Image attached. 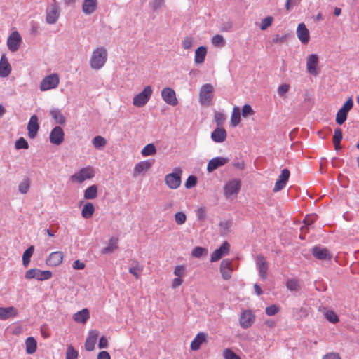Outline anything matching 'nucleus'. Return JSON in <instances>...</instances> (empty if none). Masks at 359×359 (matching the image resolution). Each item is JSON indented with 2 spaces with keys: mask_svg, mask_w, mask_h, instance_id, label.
I'll list each match as a JSON object with an SVG mask.
<instances>
[{
  "mask_svg": "<svg viewBox=\"0 0 359 359\" xmlns=\"http://www.w3.org/2000/svg\"><path fill=\"white\" fill-rule=\"evenodd\" d=\"M107 60V50L102 47L97 48L93 51L90 61V67L94 69H100L104 65Z\"/></svg>",
  "mask_w": 359,
  "mask_h": 359,
  "instance_id": "f257e3e1",
  "label": "nucleus"
},
{
  "mask_svg": "<svg viewBox=\"0 0 359 359\" xmlns=\"http://www.w3.org/2000/svg\"><path fill=\"white\" fill-rule=\"evenodd\" d=\"M241 188V182L238 179H232L228 181L224 186V195L227 199H233L237 197Z\"/></svg>",
  "mask_w": 359,
  "mask_h": 359,
  "instance_id": "f03ea898",
  "label": "nucleus"
},
{
  "mask_svg": "<svg viewBox=\"0 0 359 359\" xmlns=\"http://www.w3.org/2000/svg\"><path fill=\"white\" fill-rule=\"evenodd\" d=\"M213 86L210 83L204 84L199 91V101L202 105L210 106L213 98Z\"/></svg>",
  "mask_w": 359,
  "mask_h": 359,
  "instance_id": "7ed1b4c3",
  "label": "nucleus"
},
{
  "mask_svg": "<svg viewBox=\"0 0 359 359\" xmlns=\"http://www.w3.org/2000/svg\"><path fill=\"white\" fill-rule=\"evenodd\" d=\"M153 93V90L150 86L144 87L143 90L136 95L133 99V104L137 107H144L149 100Z\"/></svg>",
  "mask_w": 359,
  "mask_h": 359,
  "instance_id": "20e7f679",
  "label": "nucleus"
},
{
  "mask_svg": "<svg viewBox=\"0 0 359 359\" xmlns=\"http://www.w3.org/2000/svg\"><path fill=\"white\" fill-rule=\"evenodd\" d=\"M95 176V171L93 168L88 166L81 169L71 176L70 180L73 182L82 183L85 180H90Z\"/></svg>",
  "mask_w": 359,
  "mask_h": 359,
  "instance_id": "39448f33",
  "label": "nucleus"
},
{
  "mask_svg": "<svg viewBox=\"0 0 359 359\" xmlns=\"http://www.w3.org/2000/svg\"><path fill=\"white\" fill-rule=\"evenodd\" d=\"M182 173V170L180 168H175L174 172L165 175V182L170 189H175L180 186Z\"/></svg>",
  "mask_w": 359,
  "mask_h": 359,
  "instance_id": "423d86ee",
  "label": "nucleus"
},
{
  "mask_svg": "<svg viewBox=\"0 0 359 359\" xmlns=\"http://www.w3.org/2000/svg\"><path fill=\"white\" fill-rule=\"evenodd\" d=\"M53 274L50 271H41L39 269H31L26 271L25 277L26 279L30 280L35 278L38 280H46L52 277Z\"/></svg>",
  "mask_w": 359,
  "mask_h": 359,
  "instance_id": "0eeeda50",
  "label": "nucleus"
},
{
  "mask_svg": "<svg viewBox=\"0 0 359 359\" xmlns=\"http://www.w3.org/2000/svg\"><path fill=\"white\" fill-rule=\"evenodd\" d=\"M60 83L59 76L57 74H52L46 76L40 83V90L46 91L57 87Z\"/></svg>",
  "mask_w": 359,
  "mask_h": 359,
  "instance_id": "6e6552de",
  "label": "nucleus"
},
{
  "mask_svg": "<svg viewBox=\"0 0 359 359\" xmlns=\"http://www.w3.org/2000/svg\"><path fill=\"white\" fill-rule=\"evenodd\" d=\"M319 58L316 54H311L306 58V69L307 72L313 75L317 76L319 73L318 68Z\"/></svg>",
  "mask_w": 359,
  "mask_h": 359,
  "instance_id": "1a4fd4ad",
  "label": "nucleus"
},
{
  "mask_svg": "<svg viewBox=\"0 0 359 359\" xmlns=\"http://www.w3.org/2000/svg\"><path fill=\"white\" fill-rule=\"evenodd\" d=\"M161 96L165 102L171 106H176L178 100L175 91L169 87H165L161 90Z\"/></svg>",
  "mask_w": 359,
  "mask_h": 359,
  "instance_id": "9d476101",
  "label": "nucleus"
},
{
  "mask_svg": "<svg viewBox=\"0 0 359 359\" xmlns=\"http://www.w3.org/2000/svg\"><path fill=\"white\" fill-rule=\"evenodd\" d=\"M255 320V316L251 311H244L241 313L239 318L240 325L243 329H248L252 325Z\"/></svg>",
  "mask_w": 359,
  "mask_h": 359,
  "instance_id": "9b49d317",
  "label": "nucleus"
},
{
  "mask_svg": "<svg viewBox=\"0 0 359 359\" xmlns=\"http://www.w3.org/2000/svg\"><path fill=\"white\" fill-rule=\"evenodd\" d=\"M22 41V37L18 32H13L7 39V46L11 52H15L18 50Z\"/></svg>",
  "mask_w": 359,
  "mask_h": 359,
  "instance_id": "f8f14e48",
  "label": "nucleus"
},
{
  "mask_svg": "<svg viewBox=\"0 0 359 359\" xmlns=\"http://www.w3.org/2000/svg\"><path fill=\"white\" fill-rule=\"evenodd\" d=\"M219 270L223 279L225 280H229L233 271L232 261L229 259H223L221 262Z\"/></svg>",
  "mask_w": 359,
  "mask_h": 359,
  "instance_id": "ddd939ff",
  "label": "nucleus"
},
{
  "mask_svg": "<svg viewBox=\"0 0 359 359\" xmlns=\"http://www.w3.org/2000/svg\"><path fill=\"white\" fill-rule=\"evenodd\" d=\"M256 265L259 270V276L264 280L267 278V271L269 269V264L266 261L264 256L258 255L256 257Z\"/></svg>",
  "mask_w": 359,
  "mask_h": 359,
  "instance_id": "4468645a",
  "label": "nucleus"
},
{
  "mask_svg": "<svg viewBox=\"0 0 359 359\" xmlns=\"http://www.w3.org/2000/svg\"><path fill=\"white\" fill-rule=\"evenodd\" d=\"M65 133L60 126L55 127L50 133V141L55 145L61 144L64 141Z\"/></svg>",
  "mask_w": 359,
  "mask_h": 359,
  "instance_id": "2eb2a0df",
  "label": "nucleus"
},
{
  "mask_svg": "<svg viewBox=\"0 0 359 359\" xmlns=\"http://www.w3.org/2000/svg\"><path fill=\"white\" fill-rule=\"evenodd\" d=\"M39 130V119L36 115H32L27 124L28 137L30 139L36 137Z\"/></svg>",
  "mask_w": 359,
  "mask_h": 359,
  "instance_id": "dca6fc26",
  "label": "nucleus"
},
{
  "mask_svg": "<svg viewBox=\"0 0 359 359\" xmlns=\"http://www.w3.org/2000/svg\"><path fill=\"white\" fill-rule=\"evenodd\" d=\"M64 255L61 251L51 252L46 258V263L48 266L55 267L59 266L63 261Z\"/></svg>",
  "mask_w": 359,
  "mask_h": 359,
  "instance_id": "f3484780",
  "label": "nucleus"
},
{
  "mask_svg": "<svg viewBox=\"0 0 359 359\" xmlns=\"http://www.w3.org/2000/svg\"><path fill=\"white\" fill-rule=\"evenodd\" d=\"M230 245L227 241H225L222 245L216 249L211 255L210 261L212 262H217L224 255H227L229 252Z\"/></svg>",
  "mask_w": 359,
  "mask_h": 359,
  "instance_id": "a211bd4d",
  "label": "nucleus"
},
{
  "mask_svg": "<svg viewBox=\"0 0 359 359\" xmlns=\"http://www.w3.org/2000/svg\"><path fill=\"white\" fill-rule=\"evenodd\" d=\"M312 253L316 259L320 260H330L332 257L330 252L327 248L321 246L313 247Z\"/></svg>",
  "mask_w": 359,
  "mask_h": 359,
  "instance_id": "6ab92c4d",
  "label": "nucleus"
},
{
  "mask_svg": "<svg viewBox=\"0 0 359 359\" xmlns=\"http://www.w3.org/2000/svg\"><path fill=\"white\" fill-rule=\"evenodd\" d=\"M229 162V158L224 157H216L209 161L207 165L208 172H212L218 168L224 165Z\"/></svg>",
  "mask_w": 359,
  "mask_h": 359,
  "instance_id": "aec40b11",
  "label": "nucleus"
},
{
  "mask_svg": "<svg viewBox=\"0 0 359 359\" xmlns=\"http://www.w3.org/2000/svg\"><path fill=\"white\" fill-rule=\"evenodd\" d=\"M98 336L99 332L97 330H91L89 332L85 342V348L86 351H92L94 350Z\"/></svg>",
  "mask_w": 359,
  "mask_h": 359,
  "instance_id": "412c9836",
  "label": "nucleus"
},
{
  "mask_svg": "<svg viewBox=\"0 0 359 359\" xmlns=\"http://www.w3.org/2000/svg\"><path fill=\"white\" fill-rule=\"evenodd\" d=\"M297 35L299 41L304 44L308 43L310 40L309 32L304 23H300L298 25Z\"/></svg>",
  "mask_w": 359,
  "mask_h": 359,
  "instance_id": "4be33fe9",
  "label": "nucleus"
},
{
  "mask_svg": "<svg viewBox=\"0 0 359 359\" xmlns=\"http://www.w3.org/2000/svg\"><path fill=\"white\" fill-rule=\"evenodd\" d=\"M60 15L58 6L52 5L50 10L47 12L46 22L48 24H54L57 22Z\"/></svg>",
  "mask_w": 359,
  "mask_h": 359,
  "instance_id": "5701e85b",
  "label": "nucleus"
},
{
  "mask_svg": "<svg viewBox=\"0 0 359 359\" xmlns=\"http://www.w3.org/2000/svg\"><path fill=\"white\" fill-rule=\"evenodd\" d=\"M226 132L224 128L218 127L211 134L212 140L215 142H223L226 139Z\"/></svg>",
  "mask_w": 359,
  "mask_h": 359,
  "instance_id": "b1692460",
  "label": "nucleus"
},
{
  "mask_svg": "<svg viewBox=\"0 0 359 359\" xmlns=\"http://www.w3.org/2000/svg\"><path fill=\"white\" fill-rule=\"evenodd\" d=\"M11 72V67L6 58V55H3L0 60V76L6 77Z\"/></svg>",
  "mask_w": 359,
  "mask_h": 359,
  "instance_id": "393cba45",
  "label": "nucleus"
},
{
  "mask_svg": "<svg viewBox=\"0 0 359 359\" xmlns=\"http://www.w3.org/2000/svg\"><path fill=\"white\" fill-rule=\"evenodd\" d=\"M97 7V0H84L82 11L85 14L90 15L95 11Z\"/></svg>",
  "mask_w": 359,
  "mask_h": 359,
  "instance_id": "a878e982",
  "label": "nucleus"
},
{
  "mask_svg": "<svg viewBox=\"0 0 359 359\" xmlns=\"http://www.w3.org/2000/svg\"><path fill=\"white\" fill-rule=\"evenodd\" d=\"M18 315L17 309L13 306L0 307V319L6 320Z\"/></svg>",
  "mask_w": 359,
  "mask_h": 359,
  "instance_id": "bb28decb",
  "label": "nucleus"
},
{
  "mask_svg": "<svg viewBox=\"0 0 359 359\" xmlns=\"http://www.w3.org/2000/svg\"><path fill=\"white\" fill-rule=\"evenodd\" d=\"M90 317V313L88 309L85 308L76 312L73 316V319L75 322L79 323H86Z\"/></svg>",
  "mask_w": 359,
  "mask_h": 359,
  "instance_id": "cd10ccee",
  "label": "nucleus"
},
{
  "mask_svg": "<svg viewBox=\"0 0 359 359\" xmlns=\"http://www.w3.org/2000/svg\"><path fill=\"white\" fill-rule=\"evenodd\" d=\"M204 342H206V334L203 332H199L191 341V349L193 351L198 350Z\"/></svg>",
  "mask_w": 359,
  "mask_h": 359,
  "instance_id": "c85d7f7f",
  "label": "nucleus"
},
{
  "mask_svg": "<svg viewBox=\"0 0 359 359\" xmlns=\"http://www.w3.org/2000/svg\"><path fill=\"white\" fill-rule=\"evenodd\" d=\"M152 165V163L149 161H144L136 164L134 168V175L137 176L143 172L148 170Z\"/></svg>",
  "mask_w": 359,
  "mask_h": 359,
  "instance_id": "c756f323",
  "label": "nucleus"
},
{
  "mask_svg": "<svg viewBox=\"0 0 359 359\" xmlns=\"http://www.w3.org/2000/svg\"><path fill=\"white\" fill-rule=\"evenodd\" d=\"M26 353L29 355L34 353L37 348V342L33 337H29L25 340Z\"/></svg>",
  "mask_w": 359,
  "mask_h": 359,
  "instance_id": "7c9ffc66",
  "label": "nucleus"
},
{
  "mask_svg": "<svg viewBox=\"0 0 359 359\" xmlns=\"http://www.w3.org/2000/svg\"><path fill=\"white\" fill-rule=\"evenodd\" d=\"M207 53V49L204 46H200L196 50L194 61L197 64H201L204 62L205 55Z\"/></svg>",
  "mask_w": 359,
  "mask_h": 359,
  "instance_id": "2f4dec72",
  "label": "nucleus"
},
{
  "mask_svg": "<svg viewBox=\"0 0 359 359\" xmlns=\"http://www.w3.org/2000/svg\"><path fill=\"white\" fill-rule=\"evenodd\" d=\"M95 211V208L93 205V203L88 202L86 203L81 210V215L85 219H89L90 218Z\"/></svg>",
  "mask_w": 359,
  "mask_h": 359,
  "instance_id": "473e14b6",
  "label": "nucleus"
},
{
  "mask_svg": "<svg viewBox=\"0 0 359 359\" xmlns=\"http://www.w3.org/2000/svg\"><path fill=\"white\" fill-rule=\"evenodd\" d=\"M97 196V186L91 185L88 187L84 191V198L88 200L94 199Z\"/></svg>",
  "mask_w": 359,
  "mask_h": 359,
  "instance_id": "72a5a7b5",
  "label": "nucleus"
},
{
  "mask_svg": "<svg viewBox=\"0 0 359 359\" xmlns=\"http://www.w3.org/2000/svg\"><path fill=\"white\" fill-rule=\"evenodd\" d=\"M241 122V112L238 107H234L231 117V124L233 127L238 126Z\"/></svg>",
  "mask_w": 359,
  "mask_h": 359,
  "instance_id": "f704fd0d",
  "label": "nucleus"
},
{
  "mask_svg": "<svg viewBox=\"0 0 359 359\" xmlns=\"http://www.w3.org/2000/svg\"><path fill=\"white\" fill-rule=\"evenodd\" d=\"M34 252V247L33 245H31L23 253L22 255V264L25 267H27L31 257L32 256L33 253Z\"/></svg>",
  "mask_w": 359,
  "mask_h": 359,
  "instance_id": "c9c22d12",
  "label": "nucleus"
},
{
  "mask_svg": "<svg viewBox=\"0 0 359 359\" xmlns=\"http://www.w3.org/2000/svg\"><path fill=\"white\" fill-rule=\"evenodd\" d=\"M117 248H118V238H111L109 241L108 245L106 248H103L102 253L103 254L111 253Z\"/></svg>",
  "mask_w": 359,
  "mask_h": 359,
  "instance_id": "e433bc0d",
  "label": "nucleus"
},
{
  "mask_svg": "<svg viewBox=\"0 0 359 359\" xmlns=\"http://www.w3.org/2000/svg\"><path fill=\"white\" fill-rule=\"evenodd\" d=\"M50 113L57 123L64 124L65 123V118L59 109H52Z\"/></svg>",
  "mask_w": 359,
  "mask_h": 359,
  "instance_id": "4c0bfd02",
  "label": "nucleus"
},
{
  "mask_svg": "<svg viewBox=\"0 0 359 359\" xmlns=\"http://www.w3.org/2000/svg\"><path fill=\"white\" fill-rule=\"evenodd\" d=\"M156 153V149L154 144H147L141 151L143 156L154 155Z\"/></svg>",
  "mask_w": 359,
  "mask_h": 359,
  "instance_id": "58836bf2",
  "label": "nucleus"
},
{
  "mask_svg": "<svg viewBox=\"0 0 359 359\" xmlns=\"http://www.w3.org/2000/svg\"><path fill=\"white\" fill-rule=\"evenodd\" d=\"M212 44L217 48H222L225 44L224 37L220 34H216L211 39Z\"/></svg>",
  "mask_w": 359,
  "mask_h": 359,
  "instance_id": "ea45409f",
  "label": "nucleus"
},
{
  "mask_svg": "<svg viewBox=\"0 0 359 359\" xmlns=\"http://www.w3.org/2000/svg\"><path fill=\"white\" fill-rule=\"evenodd\" d=\"M286 287L290 291L297 292L300 289V285L297 280L290 279L286 282Z\"/></svg>",
  "mask_w": 359,
  "mask_h": 359,
  "instance_id": "a19ab883",
  "label": "nucleus"
},
{
  "mask_svg": "<svg viewBox=\"0 0 359 359\" xmlns=\"http://www.w3.org/2000/svg\"><path fill=\"white\" fill-rule=\"evenodd\" d=\"M143 271V266H140L138 262H136L135 266L129 268V272L133 274L137 279L140 276V273Z\"/></svg>",
  "mask_w": 359,
  "mask_h": 359,
  "instance_id": "79ce46f5",
  "label": "nucleus"
},
{
  "mask_svg": "<svg viewBox=\"0 0 359 359\" xmlns=\"http://www.w3.org/2000/svg\"><path fill=\"white\" fill-rule=\"evenodd\" d=\"M93 144L96 149H101L106 145L107 141L103 137L97 135L93 138Z\"/></svg>",
  "mask_w": 359,
  "mask_h": 359,
  "instance_id": "37998d69",
  "label": "nucleus"
},
{
  "mask_svg": "<svg viewBox=\"0 0 359 359\" xmlns=\"http://www.w3.org/2000/svg\"><path fill=\"white\" fill-rule=\"evenodd\" d=\"M30 182L29 179H25L21 182L18 186V190L21 194H27L29 191Z\"/></svg>",
  "mask_w": 359,
  "mask_h": 359,
  "instance_id": "c03bdc74",
  "label": "nucleus"
},
{
  "mask_svg": "<svg viewBox=\"0 0 359 359\" xmlns=\"http://www.w3.org/2000/svg\"><path fill=\"white\" fill-rule=\"evenodd\" d=\"M273 21V18L271 16H268L263 20H262L259 25V28L261 30H266L268 27H269Z\"/></svg>",
  "mask_w": 359,
  "mask_h": 359,
  "instance_id": "a18cd8bd",
  "label": "nucleus"
},
{
  "mask_svg": "<svg viewBox=\"0 0 359 359\" xmlns=\"http://www.w3.org/2000/svg\"><path fill=\"white\" fill-rule=\"evenodd\" d=\"M222 355L224 359H241L231 348H225Z\"/></svg>",
  "mask_w": 359,
  "mask_h": 359,
  "instance_id": "49530a36",
  "label": "nucleus"
},
{
  "mask_svg": "<svg viewBox=\"0 0 359 359\" xmlns=\"http://www.w3.org/2000/svg\"><path fill=\"white\" fill-rule=\"evenodd\" d=\"M15 147L16 149H27L29 148V144L27 140L24 137H20L15 143Z\"/></svg>",
  "mask_w": 359,
  "mask_h": 359,
  "instance_id": "de8ad7c7",
  "label": "nucleus"
},
{
  "mask_svg": "<svg viewBox=\"0 0 359 359\" xmlns=\"http://www.w3.org/2000/svg\"><path fill=\"white\" fill-rule=\"evenodd\" d=\"M78 352L76 351L72 346H69L66 352V359H77Z\"/></svg>",
  "mask_w": 359,
  "mask_h": 359,
  "instance_id": "09e8293b",
  "label": "nucleus"
},
{
  "mask_svg": "<svg viewBox=\"0 0 359 359\" xmlns=\"http://www.w3.org/2000/svg\"><path fill=\"white\" fill-rule=\"evenodd\" d=\"M353 102L352 97H349L343 104L342 107L339 109L340 111L348 114V111L353 108Z\"/></svg>",
  "mask_w": 359,
  "mask_h": 359,
  "instance_id": "8fccbe9b",
  "label": "nucleus"
},
{
  "mask_svg": "<svg viewBox=\"0 0 359 359\" xmlns=\"http://www.w3.org/2000/svg\"><path fill=\"white\" fill-rule=\"evenodd\" d=\"M175 220L178 225H182L187 220V216L184 212H178L175 215Z\"/></svg>",
  "mask_w": 359,
  "mask_h": 359,
  "instance_id": "3c124183",
  "label": "nucleus"
},
{
  "mask_svg": "<svg viewBox=\"0 0 359 359\" xmlns=\"http://www.w3.org/2000/svg\"><path fill=\"white\" fill-rule=\"evenodd\" d=\"M194 38L192 36H186L182 42V48L185 50L190 49L193 45Z\"/></svg>",
  "mask_w": 359,
  "mask_h": 359,
  "instance_id": "603ef678",
  "label": "nucleus"
},
{
  "mask_svg": "<svg viewBox=\"0 0 359 359\" xmlns=\"http://www.w3.org/2000/svg\"><path fill=\"white\" fill-rule=\"evenodd\" d=\"M347 114L339 110L336 116V122L339 125L343 124L347 118Z\"/></svg>",
  "mask_w": 359,
  "mask_h": 359,
  "instance_id": "864d4df0",
  "label": "nucleus"
},
{
  "mask_svg": "<svg viewBox=\"0 0 359 359\" xmlns=\"http://www.w3.org/2000/svg\"><path fill=\"white\" fill-rule=\"evenodd\" d=\"M287 34H285L283 35L276 34L273 37L272 41L275 43H283L287 41Z\"/></svg>",
  "mask_w": 359,
  "mask_h": 359,
  "instance_id": "5fc2aeb1",
  "label": "nucleus"
},
{
  "mask_svg": "<svg viewBox=\"0 0 359 359\" xmlns=\"http://www.w3.org/2000/svg\"><path fill=\"white\" fill-rule=\"evenodd\" d=\"M290 176V172L288 169L285 168L281 171L280 175L278 177V180L280 181L284 182L285 184H287L289 178Z\"/></svg>",
  "mask_w": 359,
  "mask_h": 359,
  "instance_id": "6e6d98bb",
  "label": "nucleus"
},
{
  "mask_svg": "<svg viewBox=\"0 0 359 359\" xmlns=\"http://www.w3.org/2000/svg\"><path fill=\"white\" fill-rule=\"evenodd\" d=\"M317 218L318 216L316 214L307 215L304 219V223L306 225L311 226Z\"/></svg>",
  "mask_w": 359,
  "mask_h": 359,
  "instance_id": "4d7b16f0",
  "label": "nucleus"
},
{
  "mask_svg": "<svg viewBox=\"0 0 359 359\" xmlns=\"http://www.w3.org/2000/svg\"><path fill=\"white\" fill-rule=\"evenodd\" d=\"M197 182V178L194 175H190L185 182V187L188 189L194 187Z\"/></svg>",
  "mask_w": 359,
  "mask_h": 359,
  "instance_id": "13d9d810",
  "label": "nucleus"
},
{
  "mask_svg": "<svg viewBox=\"0 0 359 359\" xmlns=\"http://www.w3.org/2000/svg\"><path fill=\"white\" fill-rule=\"evenodd\" d=\"M173 273L177 277L182 278L185 275V267L182 265L177 266Z\"/></svg>",
  "mask_w": 359,
  "mask_h": 359,
  "instance_id": "bf43d9fd",
  "label": "nucleus"
},
{
  "mask_svg": "<svg viewBox=\"0 0 359 359\" xmlns=\"http://www.w3.org/2000/svg\"><path fill=\"white\" fill-rule=\"evenodd\" d=\"M255 111L249 104H245L242 108V115L243 117H247L250 115H253Z\"/></svg>",
  "mask_w": 359,
  "mask_h": 359,
  "instance_id": "052dcab7",
  "label": "nucleus"
},
{
  "mask_svg": "<svg viewBox=\"0 0 359 359\" xmlns=\"http://www.w3.org/2000/svg\"><path fill=\"white\" fill-rule=\"evenodd\" d=\"M280 311L279 307L276 305H271L266 308V313L268 316H274L278 313Z\"/></svg>",
  "mask_w": 359,
  "mask_h": 359,
  "instance_id": "680f3d73",
  "label": "nucleus"
},
{
  "mask_svg": "<svg viewBox=\"0 0 359 359\" xmlns=\"http://www.w3.org/2000/svg\"><path fill=\"white\" fill-rule=\"evenodd\" d=\"M196 215L198 220L203 221L206 217V211L205 208L201 207L196 210Z\"/></svg>",
  "mask_w": 359,
  "mask_h": 359,
  "instance_id": "e2e57ef3",
  "label": "nucleus"
},
{
  "mask_svg": "<svg viewBox=\"0 0 359 359\" xmlns=\"http://www.w3.org/2000/svg\"><path fill=\"white\" fill-rule=\"evenodd\" d=\"M325 316L327 319L331 323H336L339 320L337 314L333 311L327 312Z\"/></svg>",
  "mask_w": 359,
  "mask_h": 359,
  "instance_id": "0e129e2a",
  "label": "nucleus"
},
{
  "mask_svg": "<svg viewBox=\"0 0 359 359\" xmlns=\"http://www.w3.org/2000/svg\"><path fill=\"white\" fill-rule=\"evenodd\" d=\"M342 140V131L341 128H337L333 135V142H341Z\"/></svg>",
  "mask_w": 359,
  "mask_h": 359,
  "instance_id": "69168bd1",
  "label": "nucleus"
},
{
  "mask_svg": "<svg viewBox=\"0 0 359 359\" xmlns=\"http://www.w3.org/2000/svg\"><path fill=\"white\" fill-rule=\"evenodd\" d=\"M224 120L225 116L224 114L218 111L215 113V121L217 126H221L224 123Z\"/></svg>",
  "mask_w": 359,
  "mask_h": 359,
  "instance_id": "338daca9",
  "label": "nucleus"
},
{
  "mask_svg": "<svg viewBox=\"0 0 359 359\" xmlns=\"http://www.w3.org/2000/svg\"><path fill=\"white\" fill-rule=\"evenodd\" d=\"M322 359H341V358L338 353L330 352L323 355Z\"/></svg>",
  "mask_w": 359,
  "mask_h": 359,
  "instance_id": "774afa93",
  "label": "nucleus"
}]
</instances>
